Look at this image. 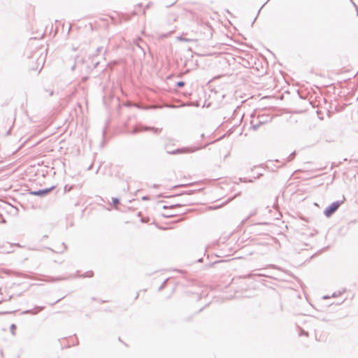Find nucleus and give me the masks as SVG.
<instances>
[{
  "mask_svg": "<svg viewBox=\"0 0 358 358\" xmlns=\"http://www.w3.org/2000/svg\"><path fill=\"white\" fill-rule=\"evenodd\" d=\"M199 149L200 148L199 147H185L182 148H178L173 150H167L166 152L170 155H179L194 152Z\"/></svg>",
  "mask_w": 358,
  "mask_h": 358,
  "instance_id": "1",
  "label": "nucleus"
},
{
  "mask_svg": "<svg viewBox=\"0 0 358 358\" xmlns=\"http://www.w3.org/2000/svg\"><path fill=\"white\" fill-rule=\"evenodd\" d=\"M343 201H336L333 202L324 210V214L327 217H330L339 208Z\"/></svg>",
  "mask_w": 358,
  "mask_h": 358,
  "instance_id": "2",
  "label": "nucleus"
},
{
  "mask_svg": "<svg viewBox=\"0 0 358 358\" xmlns=\"http://www.w3.org/2000/svg\"><path fill=\"white\" fill-rule=\"evenodd\" d=\"M152 131L154 134H159L161 131H162V129H159V128H155V127H136L131 132L132 134H136L138 132H141V131Z\"/></svg>",
  "mask_w": 358,
  "mask_h": 358,
  "instance_id": "3",
  "label": "nucleus"
},
{
  "mask_svg": "<svg viewBox=\"0 0 358 358\" xmlns=\"http://www.w3.org/2000/svg\"><path fill=\"white\" fill-rule=\"evenodd\" d=\"M54 188L55 186H52L49 188L42 189L36 191H31L29 194L34 196L43 197L48 194Z\"/></svg>",
  "mask_w": 358,
  "mask_h": 358,
  "instance_id": "4",
  "label": "nucleus"
},
{
  "mask_svg": "<svg viewBox=\"0 0 358 358\" xmlns=\"http://www.w3.org/2000/svg\"><path fill=\"white\" fill-rule=\"evenodd\" d=\"M45 308L44 306H36L34 309H30L27 310L22 312V314L27 315V314H31V315H36L38 312L43 310Z\"/></svg>",
  "mask_w": 358,
  "mask_h": 358,
  "instance_id": "5",
  "label": "nucleus"
},
{
  "mask_svg": "<svg viewBox=\"0 0 358 358\" xmlns=\"http://www.w3.org/2000/svg\"><path fill=\"white\" fill-rule=\"evenodd\" d=\"M263 117H259V119L257 122H255V120L251 121V127L253 129V130H257L261 124H262L265 121L264 120H262Z\"/></svg>",
  "mask_w": 358,
  "mask_h": 358,
  "instance_id": "6",
  "label": "nucleus"
},
{
  "mask_svg": "<svg viewBox=\"0 0 358 358\" xmlns=\"http://www.w3.org/2000/svg\"><path fill=\"white\" fill-rule=\"evenodd\" d=\"M177 40L179 41H184V42H192V41H196V40L192 39V38H184L182 36H178Z\"/></svg>",
  "mask_w": 358,
  "mask_h": 358,
  "instance_id": "7",
  "label": "nucleus"
},
{
  "mask_svg": "<svg viewBox=\"0 0 358 358\" xmlns=\"http://www.w3.org/2000/svg\"><path fill=\"white\" fill-rule=\"evenodd\" d=\"M296 156V152H293L292 153H291L288 157H287V161L288 162H290L292 161Z\"/></svg>",
  "mask_w": 358,
  "mask_h": 358,
  "instance_id": "8",
  "label": "nucleus"
},
{
  "mask_svg": "<svg viewBox=\"0 0 358 358\" xmlns=\"http://www.w3.org/2000/svg\"><path fill=\"white\" fill-rule=\"evenodd\" d=\"M113 204L116 206L120 203V199L118 198L113 197L112 199Z\"/></svg>",
  "mask_w": 358,
  "mask_h": 358,
  "instance_id": "9",
  "label": "nucleus"
},
{
  "mask_svg": "<svg viewBox=\"0 0 358 358\" xmlns=\"http://www.w3.org/2000/svg\"><path fill=\"white\" fill-rule=\"evenodd\" d=\"M10 331L12 333L13 335H15V330L16 329V325L15 324H12L10 325Z\"/></svg>",
  "mask_w": 358,
  "mask_h": 358,
  "instance_id": "10",
  "label": "nucleus"
},
{
  "mask_svg": "<svg viewBox=\"0 0 358 358\" xmlns=\"http://www.w3.org/2000/svg\"><path fill=\"white\" fill-rule=\"evenodd\" d=\"M92 275H93L92 271H87V272L85 273V274L83 275V277L88 278V277H92Z\"/></svg>",
  "mask_w": 358,
  "mask_h": 358,
  "instance_id": "11",
  "label": "nucleus"
},
{
  "mask_svg": "<svg viewBox=\"0 0 358 358\" xmlns=\"http://www.w3.org/2000/svg\"><path fill=\"white\" fill-rule=\"evenodd\" d=\"M185 83L183 81H178V82L176 83V86L178 87H182L185 85Z\"/></svg>",
  "mask_w": 358,
  "mask_h": 358,
  "instance_id": "12",
  "label": "nucleus"
},
{
  "mask_svg": "<svg viewBox=\"0 0 358 358\" xmlns=\"http://www.w3.org/2000/svg\"><path fill=\"white\" fill-rule=\"evenodd\" d=\"M341 292L339 291L338 292H334L333 294H332V296L333 297H337L338 296H340L341 294Z\"/></svg>",
  "mask_w": 358,
  "mask_h": 358,
  "instance_id": "13",
  "label": "nucleus"
},
{
  "mask_svg": "<svg viewBox=\"0 0 358 358\" xmlns=\"http://www.w3.org/2000/svg\"><path fill=\"white\" fill-rule=\"evenodd\" d=\"M173 32V31H170L169 33H168V34H163V35L161 36V38H166V37H167V36H170Z\"/></svg>",
  "mask_w": 358,
  "mask_h": 358,
  "instance_id": "14",
  "label": "nucleus"
},
{
  "mask_svg": "<svg viewBox=\"0 0 358 358\" xmlns=\"http://www.w3.org/2000/svg\"><path fill=\"white\" fill-rule=\"evenodd\" d=\"M166 282V280H165V281L162 284V285H161V286L159 287V290H162V289L164 287Z\"/></svg>",
  "mask_w": 358,
  "mask_h": 358,
  "instance_id": "15",
  "label": "nucleus"
},
{
  "mask_svg": "<svg viewBox=\"0 0 358 358\" xmlns=\"http://www.w3.org/2000/svg\"><path fill=\"white\" fill-rule=\"evenodd\" d=\"M71 189V187H68V185H66L64 187V191L65 192L70 191Z\"/></svg>",
  "mask_w": 358,
  "mask_h": 358,
  "instance_id": "16",
  "label": "nucleus"
},
{
  "mask_svg": "<svg viewBox=\"0 0 358 358\" xmlns=\"http://www.w3.org/2000/svg\"><path fill=\"white\" fill-rule=\"evenodd\" d=\"M102 49H103V47H99V48H96V53H97V54H98V53H99V52L102 50Z\"/></svg>",
  "mask_w": 358,
  "mask_h": 358,
  "instance_id": "17",
  "label": "nucleus"
},
{
  "mask_svg": "<svg viewBox=\"0 0 358 358\" xmlns=\"http://www.w3.org/2000/svg\"><path fill=\"white\" fill-rule=\"evenodd\" d=\"M300 335H305V336H308V333L306 331H305L304 330H301V332L300 334Z\"/></svg>",
  "mask_w": 358,
  "mask_h": 358,
  "instance_id": "18",
  "label": "nucleus"
},
{
  "mask_svg": "<svg viewBox=\"0 0 358 358\" xmlns=\"http://www.w3.org/2000/svg\"><path fill=\"white\" fill-rule=\"evenodd\" d=\"M345 299H343L342 300H341V301H339L336 302V304H337V305H340V304L343 303L344 302V301H345Z\"/></svg>",
  "mask_w": 358,
  "mask_h": 358,
  "instance_id": "19",
  "label": "nucleus"
},
{
  "mask_svg": "<svg viewBox=\"0 0 358 358\" xmlns=\"http://www.w3.org/2000/svg\"><path fill=\"white\" fill-rule=\"evenodd\" d=\"M70 68H71V69L72 71H74V70H75V69H76V63H73V65H72V66H71V67H70Z\"/></svg>",
  "mask_w": 358,
  "mask_h": 358,
  "instance_id": "20",
  "label": "nucleus"
},
{
  "mask_svg": "<svg viewBox=\"0 0 358 358\" xmlns=\"http://www.w3.org/2000/svg\"><path fill=\"white\" fill-rule=\"evenodd\" d=\"M148 199H149V197L147 196H144L142 197V200L145 201V200H148Z\"/></svg>",
  "mask_w": 358,
  "mask_h": 358,
  "instance_id": "21",
  "label": "nucleus"
},
{
  "mask_svg": "<svg viewBox=\"0 0 358 358\" xmlns=\"http://www.w3.org/2000/svg\"><path fill=\"white\" fill-rule=\"evenodd\" d=\"M181 206H182V205H180V204H176V205H174V206H170V208H173V207H180Z\"/></svg>",
  "mask_w": 358,
  "mask_h": 358,
  "instance_id": "22",
  "label": "nucleus"
},
{
  "mask_svg": "<svg viewBox=\"0 0 358 358\" xmlns=\"http://www.w3.org/2000/svg\"><path fill=\"white\" fill-rule=\"evenodd\" d=\"M62 299V298L57 299L55 302H54V303H52L51 305H52V306L55 305V303H57V302H59V301H61V299Z\"/></svg>",
  "mask_w": 358,
  "mask_h": 358,
  "instance_id": "23",
  "label": "nucleus"
},
{
  "mask_svg": "<svg viewBox=\"0 0 358 358\" xmlns=\"http://www.w3.org/2000/svg\"><path fill=\"white\" fill-rule=\"evenodd\" d=\"M63 247H64V250H66V246L64 243L62 244Z\"/></svg>",
  "mask_w": 358,
  "mask_h": 358,
  "instance_id": "24",
  "label": "nucleus"
},
{
  "mask_svg": "<svg viewBox=\"0 0 358 358\" xmlns=\"http://www.w3.org/2000/svg\"><path fill=\"white\" fill-rule=\"evenodd\" d=\"M329 296H323V299H329Z\"/></svg>",
  "mask_w": 358,
  "mask_h": 358,
  "instance_id": "25",
  "label": "nucleus"
},
{
  "mask_svg": "<svg viewBox=\"0 0 358 358\" xmlns=\"http://www.w3.org/2000/svg\"><path fill=\"white\" fill-rule=\"evenodd\" d=\"M138 297V294H136V296L135 299H137Z\"/></svg>",
  "mask_w": 358,
  "mask_h": 358,
  "instance_id": "26",
  "label": "nucleus"
},
{
  "mask_svg": "<svg viewBox=\"0 0 358 358\" xmlns=\"http://www.w3.org/2000/svg\"><path fill=\"white\" fill-rule=\"evenodd\" d=\"M255 212H254L253 213L251 214V215H255Z\"/></svg>",
  "mask_w": 358,
  "mask_h": 358,
  "instance_id": "27",
  "label": "nucleus"
},
{
  "mask_svg": "<svg viewBox=\"0 0 358 358\" xmlns=\"http://www.w3.org/2000/svg\"><path fill=\"white\" fill-rule=\"evenodd\" d=\"M357 15H358V11H357Z\"/></svg>",
  "mask_w": 358,
  "mask_h": 358,
  "instance_id": "28",
  "label": "nucleus"
}]
</instances>
